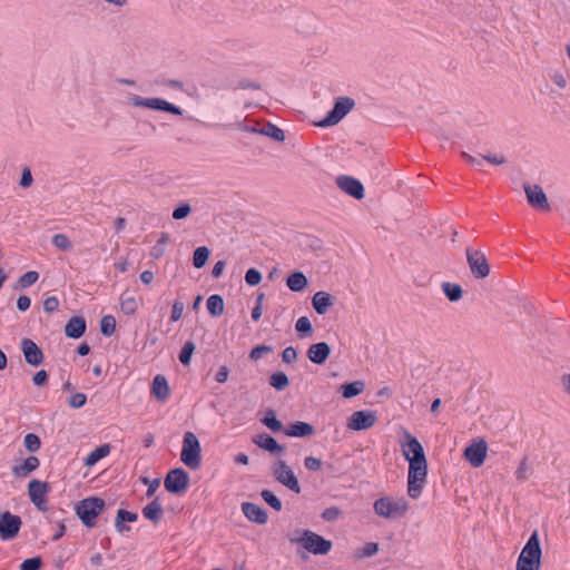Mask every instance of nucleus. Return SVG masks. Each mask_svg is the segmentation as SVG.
Listing matches in <instances>:
<instances>
[{
	"label": "nucleus",
	"mask_w": 570,
	"mask_h": 570,
	"mask_svg": "<svg viewBox=\"0 0 570 570\" xmlns=\"http://www.w3.org/2000/svg\"><path fill=\"white\" fill-rule=\"evenodd\" d=\"M403 436L400 445L404 458L409 461L407 494L412 499H417L426 482L428 462L420 441L406 430Z\"/></svg>",
	"instance_id": "f257e3e1"
},
{
	"label": "nucleus",
	"mask_w": 570,
	"mask_h": 570,
	"mask_svg": "<svg viewBox=\"0 0 570 570\" xmlns=\"http://www.w3.org/2000/svg\"><path fill=\"white\" fill-rule=\"evenodd\" d=\"M541 559L542 549L539 533L534 530L518 557L515 570H541Z\"/></svg>",
	"instance_id": "f03ea898"
},
{
	"label": "nucleus",
	"mask_w": 570,
	"mask_h": 570,
	"mask_svg": "<svg viewBox=\"0 0 570 570\" xmlns=\"http://www.w3.org/2000/svg\"><path fill=\"white\" fill-rule=\"evenodd\" d=\"M180 461L190 470H198L202 464V446L195 433L185 432L183 439V448L180 452Z\"/></svg>",
	"instance_id": "7ed1b4c3"
},
{
	"label": "nucleus",
	"mask_w": 570,
	"mask_h": 570,
	"mask_svg": "<svg viewBox=\"0 0 570 570\" xmlns=\"http://www.w3.org/2000/svg\"><path fill=\"white\" fill-rule=\"evenodd\" d=\"M104 508L105 501L102 499L90 497L78 502L75 507V511L86 527L92 528L96 525V519L102 512Z\"/></svg>",
	"instance_id": "20e7f679"
},
{
	"label": "nucleus",
	"mask_w": 570,
	"mask_h": 570,
	"mask_svg": "<svg viewBox=\"0 0 570 570\" xmlns=\"http://www.w3.org/2000/svg\"><path fill=\"white\" fill-rule=\"evenodd\" d=\"M374 512L385 519H396L403 517L409 510V503L405 499H392L383 497L374 502Z\"/></svg>",
	"instance_id": "39448f33"
},
{
	"label": "nucleus",
	"mask_w": 570,
	"mask_h": 570,
	"mask_svg": "<svg viewBox=\"0 0 570 570\" xmlns=\"http://www.w3.org/2000/svg\"><path fill=\"white\" fill-rule=\"evenodd\" d=\"M293 541L297 542L307 552L316 556L327 554L333 547L332 541L309 530L304 531L298 539H293Z\"/></svg>",
	"instance_id": "423d86ee"
},
{
	"label": "nucleus",
	"mask_w": 570,
	"mask_h": 570,
	"mask_svg": "<svg viewBox=\"0 0 570 570\" xmlns=\"http://www.w3.org/2000/svg\"><path fill=\"white\" fill-rule=\"evenodd\" d=\"M128 102L134 107H142L153 110L166 111L174 115H181L183 110L163 98H144L138 95L128 97Z\"/></svg>",
	"instance_id": "0eeeda50"
},
{
	"label": "nucleus",
	"mask_w": 570,
	"mask_h": 570,
	"mask_svg": "<svg viewBox=\"0 0 570 570\" xmlns=\"http://www.w3.org/2000/svg\"><path fill=\"white\" fill-rule=\"evenodd\" d=\"M465 255L469 268L474 278L483 279L490 275L491 267L482 250L468 247Z\"/></svg>",
	"instance_id": "6e6552de"
},
{
	"label": "nucleus",
	"mask_w": 570,
	"mask_h": 570,
	"mask_svg": "<svg viewBox=\"0 0 570 570\" xmlns=\"http://www.w3.org/2000/svg\"><path fill=\"white\" fill-rule=\"evenodd\" d=\"M355 102L350 97H340L334 108L327 114V116L317 122L318 127H330L338 124L354 107Z\"/></svg>",
	"instance_id": "1a4fd4ad"
},
{
	"label": "nucleus",
	"mask_w": 570,
	"mask_h": 570,
	"mask_svg": "<svg viewBox=\"0 0 570 570\" xmlns=\"http://www.w3.org/2000/svg\"><path fill=\"white\" fill-rule=\"evenodd\" d=\"M188 484L189 475L181 468L170 470L164 481L165 489L168 492L175 494L185 492L188 488Z\"/></svg>",
	"instance_id": "9d476101"
},
{
	"label": "nucleus",
	"mask_w": 570,
	"mask_h": 570,
	"mask_svg": "<svg viewBox=\"0 0 570 570\" xmlns=\"http://www.w3.org/2000/svg\"><path fill=\"white\" fill-rule=\"evenodd\" d=\"M22 521L19 515L6 511L0 514V539L3 541L14 539L21 528Z\"/></svg>",
	"instance_id": "9b49d317"
},
{
	"label": "nucleus",
	"mask_w": 570,
	"mask_h": 570,
	"mask_svg": "<svg viewBox=\"0 0 570 570\" xmlns=\"http://www.w3.org/2000/svg\"><path fill=\"white\" fill-rule=\"evenodd\" d=\"M523 189L527 196L528 203L535 209L550 210V205L546 193L542 187L538 184H523Z\"/></svg>",
	"instance_id": "f8f14e48"
},
{
	"label": "nucleus",
	"mask_w": 570,
	"mask_h": 570,
	"mask_svg": "<svg viewBox=\"0 0 570 570\" xmlns=\"http://www.w3.org/2000/svg\"><path fill=\"white\" fill-rule=\"evenodd\" d=\"M376 421L377 416L374 411L361 410L350 416L346 426L352 431H362L371 429Z\"/></svg>",
	"instance_id": "ddd939ff"
},
{
	"label": "nucleus",
	"mask_w": 570,
	"mask_h": 570,
	"mask_svg": "<svg viewBox=\"0 0 570 570\" xmlns=\"http://www.w3.org/2000/svg\"><path fill=\"white\" fill-rule=\"evenodd\" d=\"M487 454L488 443L483 439L472 442L464 450V458L473 468L481 466L487 459Z\"/></svg>",
	"instance_id": "4468645a"
},
{
	"label": "nucleus",
	"mask_w": 570,
	"mask_h": 570,
	"mask_svg": "<svg viewBox=\"0 0 570 570\" xmlns=\"http://www.w3.org/2000/svg\"><path fill=\"white\" fill-rule=\"evenodd\" d=\"M21 350L29 365L38 366L43 362V353L33 341L23 338L21 341Z\"/></svg>",
	"instance_id": "2eb2a0df"
},
{
	"label": "nucleus",
	"mask_w": 570,
	"mask_h": 570,
	"mask_svg": "<svg viewBox=\"0 0 570 570\" xmlns=\"http://www.w3.org/2000/svg\"><path fill=\"white\" fill-rule=\"evenodd\" d=\"M336 184L343 191L356 199H362L364 197V187L362 183L354 177L340 176L336 179Z\"/></svg>",
	"instance_id": "dca6fc26"
},
{
	"label": "nucleus",
	"mask_w": 570,
	"mask_h": 570,
	"mask_svg": "<svg viewBox=\"0 0 570 570\" xmlns=\"http://www.w3.org/2000/svg\"><path fill=\"white\" fill-rule=\"evenodd\" d=\"M47 492H48V484L45 482H41L39 480H32L28 484V493H29L31 502L42 511L46 510L43 504L46 501Z\"/></svg>",
	"instance_id": "f3484780"
},
{
	"label": "nucleus",
	"mask_w": 570,
	"mask_h": 570,
	"mask_svg": "<svg viewBox=\"0 0 570 570\" xmlns=\"http://www.w3.org/2000/svg\"><path fill=\"white\" fill-rule=\"evenodd\" d=\"M242 511L244 515L252 522L258 524H265L267 522L266 511L255 503L244 502L242 504Z\"/></svg>",
	"instance_id": "a211bd4d"
},
{
	"label": "nucleus",
	"mask_w": 570,
	"mask_h": 570,
	"mask_svg": "<svg viewBox=\"0 0 570 570\" xmlns=\"http://www.w3.org/2000/svg\"><path fill=\"white\" fill-rule=\"evenodd\" d=\"M331 348L327 343L320 342L312 344L307 351V356L311 360V362L315 364H324L330 356Z\"/></svg>",
	"instance_id": "6ab92c4d"
},
{
	"label": "nucleus",
	"mask_w": 570,
	"mask_h": 570,
	"mask_svg": "<svg viewBox=\"0 0 570 570\" xmlns=\"http://www.w3.org/2000/svg\"><path fill=\"white\" fill-rule=\"evenodd\" d=\"M334 304V297L324 291L316 292L312 297V305L317 314L324 315Z\"/></svg>",
	"instance_id": "aec40b11"
},
{
	"label": "nucleus",
	"mask_w": 570,
	"mask_h": 570,
	"mask_svg": "<svg viewBox=\"0 0 570 570\" xmlns=\"http://www.w3.org/2000/svg\"><path fill=\"white\" fill-rule=\"evenodd\" d=\"M40 461L37 456H28L20 464L12 466V474L17 478H27L39 468Z\"/></svg>",
	"instance_id": "412c9836"
},
{
	"label": "nucleus",
	"mask_w": 570,
	"mask_h": 570,
	"mask_svg": "<svg viewBox=\"0 0 570 570\" xmlns=\"http://www.w3.org/2000/svg\"><path fill=\"white\" fill-rule=\"evenodd\" d=\"M86 331V321L80 316L71 317L65 326V334L70 338H79Z\"/></svg>",
	"instance_id": "4be33fe9"
},
{
	"label": "nucleus",
	"mask_w": 570,
	"mask_h": 570,
	"mask_svg": "<svg viewBox=\"0 0 570 570\" xmlns=\"http://www.w3.org/2000/svg\"><path fill=\"white\" fill-rule=\"evenodd\" d=\"M153 395L159 401H166L169 397L170 389L164 375H156L151 386Z\"/></svg>",
	"instance_id": "5701e85b"
},
{
	"label": "nucleus",
	"mask_w": 570,
	"mask_h": 570,
	"mask_svg": "<svg viewBox=\"0 0 570 570\" xmlns=\"http://www.w3.org/2000/svg\"><path fill=\"white\" fill-rule=\"evenodd\" d=\"M141 512L147 520H150L155 524H157L164 515V509L158 498L147 504Z\"/></svg>",
	"instance_id": "b1692460"
},
{
	"label": "nucleus",
	"mask_w": 570,
	"mask_h": 570,
	"mask_svg": "<svg viewBox=\"0 0 570 570\" xmlns=\"http://www.w3.org/2000/svg\"><path fill=\"white\" fill-rule=\"evenodd\" d=\"M254 443L261 449H264L271 453H277L282 451V446L277 443V441L266 433L256 435Z\"/></svg>",
	"instance_id": "393cba45"
},
{
	"label": "nucleus",
	"mask_w": 570,
	"mask_h": 570,
	"mask_svg": "<svg viewBox=\"0 0 570 570\" xmlns=\"http://www.w3.org/2000/svg\"><path fill=\"white\" fill-rule=\"evenodd\" d=\"M314 428L306 422H296L287 426V436L304 438L313 434Z\"/></svg>",
	"instance_id": "a878e982"
},
{
	"label": "nucleus",
	"mask_w": 570,
	"mask_h": 570,
	"mask_svg": "<svg viewBox=\"0 0 570 570\" xmlns=\"http://www.w3.org/2000/svg\"><path fill=\"white\" fill-rule=\"evenodd\" d=\"M307 283V278L302 272H294L287 276V287L293 292L304 291Z\"/></svg>",
	"instance_id": "bb28decb"
},
{
	"label": "nucleus",
	"mask_w": 570,
	"mask_h": 570,
	"mask_svg": "<svg viewBox=\"0 0 570 570\" xmlns=\"http://www.w3.org/2000/svg\"><path fill=\"white\" fill-rule=\"evenodd\" d=\"M110 453V445L102 444L91 451L83 461L86 466H94L99 460L106 458Z\"/></svg>",
	"instance_id": "cd10ccee"
},
{
	"label": "nucleus",
	"mask_w": 570,
	"mask_h": 570,
	"mask_svg": "<svg viewBox=\"0 0 570 570\" xmlns=\"http://www.w3.org/2000/svg\"><path fill=\"white\" fill-rule=\"evenodd\" d=\"M365 389L363 381H354L352 383L341 385L340 390L345 399H352L361 394Z\"/></svg>",
	"instance_id": "c85d7f7f"
},
{
	"label": "nucleus",
	"mask_w": 570,
	"mask_h": 570,
	"mask_svg": "<svg viewBox=\"0 0 570 570\" xmlns=\"http://www.w3.org/2000/svg\"><path fill=\"white\" fill-rule=\"evenodd\" d=\"M139 307L135 296L124 293L120 297V309L126 315H134Z\"/></svg>",
	"instance_id": "c756f323"
},
{
	"label": "nucleus",
	"mask_w": 570,
	"mask_h": 570,
	"mask_svg": "<svg viewBox=\"0 0 570 570\" xmlns=\"http://www.w3.org/2000/svg\"><path fill=\"white\" fill-rule=\"evenodd\" d=\"M442 291H443L444 295L451 302H458L463 296L462 287L455 283H450V282L442 283Z\"/></svg>",
	"instance_id": "7c9ffc66"
},
{
	"label": "nucleus",
	"mask_w": 570,
	"mask_h": 570,
	"mask_svg": "<svg viewBox=\"0 0 570 570\" xmlns=\"http://www.w3.org/2000/svg\"><path fill=\"white\" fill-rule=\"evenodd\" d=\"M207 309L214 317L220 316L224 313V299L220 295H212L207 299Z\"/></svg>",
	"instance_id": "2f4dec72"
},
{
	"label": "nucleus",
	"mask_w": 570,
	"mask_h": 570,
	"mask_svg": "<svg viewBox=\"0 0 570 570\" xmlns=\"http://www.w3.org/2000/svg\"><path fill=\"white\" fill-rule=\"evenodd\" d=\"M259 134L268 136L277 141H282L285 139L284 131L272 124H265L264 126H262V128L259 129Z\"/></svg>",
	"instance_id": "473e14b6"
},
{
	"label": "nucleus",
	"mask_w": 570,
	"mask_h": 570,
	"mask_svg": "<svg viewBox=\"0 0 570 570\" xmlns=\"http://www.w3.org/2000/svg\"><path fill=\"white\" fill-rule=\"evenodd\" d=\"M209 249L205 246H200L195 249L193 256V264L196 268H202L206 265L209 257Z\"/></svg>",
	"instance_id": "72a5a7b5"
},
{
	"label": "nucleus",
	"mask_w": 570,
	"mask_h": 570,
	"mask_svg": "<svg viewBox=\"0 0 570 570\" xmlns=\"http://www.w3.org/2000/svg\"><path fill=\"white\" fill-rule=\"evenodd\" d=\"M137 520V514L126 511V510H118L117 512V519H116V528L119 531L128 530L127 527L120 524L122 521L127 522H135Z\"/></svg>",
	"instance_id": "f704fd0d"
},
{
	"label": "nucleus",
	"mask_w": 570,
	"mask_h": 570,
	"mask_svg": "<svg viewBox=\"0 0 570 570\" xmlns=\"http://www.w3.org/2000/svg\"><path fill=\"white\" fill-rule=\"evenodd\" d=\"M116 330V320L111 315H105L100 321V331L105 336H111Z\"/></svg>",
	"instance_id": "c9c22d12"
},
{
	"label": "nucleus",
	"mask_w": 570,
	"mask_h": 570,
	"mask_svg": "<svg viewBox=\"0 0 570 570\" xmlns=\"http://www.w3.org/2000/svg\"><path fill=\"white\" fill-rule=\"evenodd\" d=\"M295 328L302 337L311 336L313 333L311 321L306 316H302L297 320Z\"/></svg>",
	"instance_id": "e433bc0d"
},
{
	"label": "nucleus",
	"mask_w": 570,
	"mask_h": 570,
	"mask_svg": "<svg viewBox=\"0 0 570 570\" xmlns=\"http://www.w3.org/2000/svg\"><path fill=\"white\" fill-rule=\"evenodd\" d=\"M52 245L61 250H70L72 248V244L69 240L68 236L65 234H56L52 236Z\"/></svg>",
	"instance_id": "4c0bfd02"
},
{
	"label": "nucleus",
	"mask_w": 570,
	"mask_h": 570,
	"mask_svg": "<svg viewBox=\"0 0 570 570\" xmlns=\"http://www.w3.org/2000/svg\"><path fill=\"white\" fill-rule=\"evenodd\" d=\"M379 551V544L375 542H367L364 547L355 552L357 559L368 558Z\"/></svg>",
	"instance_id": "58836bf2"
},
{
	"label": "nucleus",
	"mask_w": 570,
	"mask_h": 570,
	"mask_svg": "<svg viewBox=\"0 0 570 570\" xmlns=\"http://www.w3.org/2000/svg\"><path fill=\"white\" fill-rule=\"evenodd\" d=\"M263 423L273 432H277L282 429V422L276 419L273 411H267L263 419Z\"/></svg>",
	"instance_id": "ea45409f"
},
{
	"label": "nucleus",
	"mask_w": 570,
	"mask_h": 570,
	"mask_svg": "<svg viewBox=\"0 0 570 570\" xmlns=\"http://www.w3.org/2000/svg\"><path fill=\"white\" fill-rule=\"evenodd\" d=\"M262 498L264 501L274 508L276 511H281L283 508L282 501L269 490L262 491Z\"/></svg>",
	"instance_id": "a19ab883"
},
{
	"label": "nucleus",
	"mask_w": 570,
	"mask_h": 570,
	"mask_svg": "<svg viewBox=\"0 0 570 570\" xmlns=\"http://www.w3.org/2000/svg\"><path fill=\"white\" fill-rule=\"evenodd\" d=\"M194 351L195 344L190 341L186 342L179 354V361L181 362V364L188 365L190 363Z\"/></svg>",
	"instance_id": "79ce46f5"
},
{
	"label": "nucleus",
	"mask_w": 570,
	"mask_h": 570,
	"mask_svg": "<svg viewBox=\"0 0 570 570\" xmlns=\"http://www.w3.org/2000/svg\"><path fill=\"white\" fill-rule=\"evenodd\" d=\"M24 448L30 452H36L40 449L41 442L38 435L28 433L23 440Z\"/></svg>",
	"instance_id": "37998d69"
},
{
	"label": "nucleus",
	"mask_w": 570,
	"mask_h": 570,
	"mask_svg": "<svg viewBox=\"0 0 570 570\" xmlns=\"http://www.w3.org/2000/svg\"><path fill=\"white\" fill-rule=\"evenodd\" d=\"M39 278V274L36 271H29L24 273L18 281L22 288L29 287L35 284Z\"/></svg>",
	"instance_id": "c03bdc74"
},
{
	"label": "nucleus",
	"mask_w": 570,
	"mask_h": 570,
	"mask_svg": "<svg viewBox=\"0 0 570 570\" xmlns=\"http://www.w3.org/2000/svg\"><path fill=\"white\" fill-rule=\"evenodd\" d=\"M42 566V560L40 557H35L30 559H26L20 564V570H39Z\"/></svg>",
	"instance_id": "a18cd8bd"
},
{
	"label": "nucleus",
	"mask_w": 570,
	"mask_h": 570,
	"mask_svg": "<svg viewBox=\"0 0 570 570\" xmlns=\"http://www.w3.org/2000/svg\"><path fill=\"white\" fill-rule=\"evenodd\" d=\"M245 281L249 286H256L261 283L262 275L257 269L250 268L245 274Z\"/></svg>",
	"instance_id": "49530a36"
},
{
	"label": "nucleus",
	"mask_w": 570,
	"mask_h": 570,
	"mask_svg": "<svg viewBox=\"0 0 570 570\" xmlns=\"http://www.w3.org/2000/svg\"><path fill=\"white\" fill-rule=\"evenodd\" d=\"M191 212V207L189 204H183L180 206H178L177 208L174 209L173 212V218L174 219H183L185 217H187Z\"/></svg>",
	"instance_id": "de8ad7c7"
},
{
	"label": "nucleus",
	"mask_w": 570,
	"mask_h": 570,
	"mask_svg": "<svg viewBox=\"0 0 570 570\" xmlns=\"http://www.w3.org/2000/svg\"><path fill=\"white\" fill-rule=\"evenodd\" d=\"M184 309H185L184 303L180 301H175L173 304L170 321L171 322L179 321L183 316Z\"/></svg>",
	"instance_id": "09e8293b"
},
{
	"label": "nucleus",
	"mask_w": 570,
	"mask_h": 570,
	"mask_svg": "<svg viewBox=\"0 0 570 570\" xmlns=\"http://www.w3.org/2000/svg\"><path fill=\"white\" fill-rule=\"evenodd\" d=\"M529 463L528 458H523L519 464L518 470L515 471V476L519 481H524L528 478Z\"/></svg>",
	"instance_id": "8fccbe9b"
},
{
	"label": "nucleus",
	"mask_w": 570,
	"mask_h": 570,
	"mask_svg": "<svg viewBox=\"0 0 570 570\" xmlns=\"http://www.w3.org/2000/svg\"><path fill=\"white\" fill-rule=\"evenodd\" d=\"M87 402V396L83 393H76L69 399V405L72 409H79L83 406Z\"/></svg>",
	"instance_id": "3c124183"
},
{
	"label": "nucleus",
	"mask_w": 570,
	"mask_h": 570,
	"mask_svg": "<svg viewBox=\"0 0 570 570\" xmlns=\"http://www.w3.org/2000/svg\"><path fill=\"white\" fill-rule=\"evenodd\" d=\"M341 514V511L338 508L336 507H331V508H327L323 511L322 513V518L325 520V521H328V522H332V521H335Z\"/></svg>",
	"instance_id": "603ef678"
},
{
	"label": "nucleus",
	"mask_w": 570,
	"mask_h": 570,
	"mask_svg": "<svg viewBox=\"0 0 570 570\" xmlns=\"http://www.w3.org/2000/svg\"><path fill=\"white\" fill-rule=\"evenodd\" d=\"M287 489H289L296 493L301 492L298 480L295 476V474L293 473V471L289 469H287Z\"/></svg>",
	"instance_id": "864d4df0"
},
{
	"label": "nucleus",
	"mask_w": 570,
	"mask_h": 570,
	"mask_svg": "<svg viewBox=\"0 0 570 570\" xmlns=\"http://www.w3.org/2000/svg\"><path fill=\"white\" fill-rule=\"evenodd\" d=\"M271 352V347L266 345H258L250 351L249 357L254 361L259 360L264 354Z\"/></svg>",
	"instance_id": "5fc2aeb1"
},
{
	"label": "nucleus",
	"mask_w": 570,
	"mask_h": 570,
	"mask_svg": "<svg viewBox=\"0 0 570 570\" xmlns=\"http://www.w3.org/2000/svg\"><path fill=\"white\" fill-rule=\"evenodd\" d=\"M304 464L309 471H318L322 468V461L314 456L305 458Z\"/></svg>",
	"instance_id": "6e6d98bb"
},
{
	"label": "nucleus",
	"mask_w": 570,
	"mask_h": 570,
	"mask_svg": "<svg viewBox=\"0 0 570 570\" xmlns=\"http://www.w3.org/2000/svg\"><path fill=\"white\" fill-rule=\"evenodd\" d=\"M59 306V301L56 296H50V297H47L45 301H43V309L47 312V313H52L55 312Z\"/></svg>",
	"instance_id": "4d7b16f0"
},
{
	"label": "nucleus",
	"mask_w": 570,
	"mask_h": 570,
	"mask_svg": "<svg viewBox=\"0 0 570 570\" xmlns=\"http://www.w3.org/2000/svg\"><path fill=\"white\" fill-rule=\"evenodd\" d=\"M271 384L277 390H282L285 387V373L279 372L272 376Z\"/></svg>",
	"instance_id": "13d9d810"
},
{
	"label": "nucleus",
	"mask_w": 570,
	"mask_h": 570,
	"mask_svg": "<svg viewBox=\"0 0 570 570\" xmlns=\"http://www.w3.org/2000/svg\"><path fill=\"white\" fill-rule=\"evenodd\" d=\"M47 381L48 374L45 370L38 371L32 377V382L37 386H43L47 383Z\"/></svg>",
	"instance_id": "bf43d9fd"
},
{
	"label": "nucleus",
	"mask_w": 570,
	"mask_h": 570,
	"mask_svg": "<svg viewBox=\"0 0 570 570\" xmlns=\"http://www.w3.org/2000/svg\"><path fill=\"white\" fill-rule=\"evenodd\" d=\"M32 181L33 179L30 169L24 168L21 174L20 186L23 188H28L31 186Z\"/></svg>",
	"instance_id": "052dcab7"
},
{
	"label": "nucleus",
	"mask_w": 570,
	"mask_h": 570,
	"mask_svg": "<svg viewBox=\"0 0 570 570\" xmlns=\"http://www.w3.org/2000/svg\"><path fill=\"white\" fill-rule=\"evenodd\" d=\"M30 305H31V299L26 296V295H21L18 297V301H17V308L21 312H26L30 308Z\"/></svg>",
	"instance_id": "680f3d73"
},
{
	"label": "nucleus",
	"mask_w": 570,
	"mask_h": 570,
	"mask_svg": "<svg viewBox=\"0 0 570 570\" xmlns=\"http://www.w3.org/2000/svg\"><path fill=\"white\" fill-rule=\"evenodd\" d=\"M482 158L492 165H502L507 161L505 157L502 155H484Z\"/></svg>",
	"instance_id": "e2e57ef3"
},
{
	"label": "nucleus",
	"mask_w": 570,
	"mask_h": 570,
	"mask_svg": "<svg viewBox=\"0 0 570 570\" xmlns=\"http://www.w3.org/2000/svg\"><path fill=\"white\" fill-rule=\"evenodd\" d=\"M552 81L559 87V88H564L567 86V79L566 77L563 76V73L559 72V71H556L552 77H551Z\"/></svg>",
	"instance_id": "0e129e2a"
},
{
	"label": "nucleus",
	"mask_w": 570,
	"mask_h": 570,
	"mask_svg": "<svg viewBox=\"0 0 570 570\" xmlns=\"http://www.w3.org/2000/svg\"><path fill=\"white\" fill-rule=\"evenodd\" d=\"M229 370L227 366H222L216 373V381L218 383H225L228 379Z\"/></svg>",
	"instance_id": "69168bd1"
},
{
	"label": "nucleus",
	"mask_w": 570,
	"mask_h": 570,
	"mask_svg": "<svg viewBox=\"0 0 570 570\" xmlns=\"http://www.w3.org/2000/svg\"><path fill=\"white\" fill-rule=\"evenodd\" d=\"M165 253V247L161 246V244H156L151 249H150V256L155 259H158L160 258Z\"/></svg>",
	"instance_id": "338daca9"
},
{
	"label": "nucleus",
	"mask_w": 570,
	"mask_h": 570,
	"mask_svg": "<svg viewBox=\"0 0 570 570\" xmlns=\"http://www.w3.org/2000/svg\"><path fill=\"white\" fill-rule=\"evenodd\" d=\"M561 384H562L563 391L570 396V373L562 375Z\"/></svg>",
	"instance_id": "774afa93"
}]
</instances>
